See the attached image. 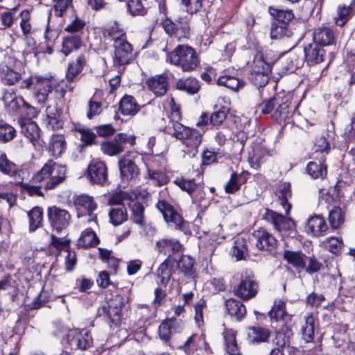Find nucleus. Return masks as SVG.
I'll use <instances>...</instances> for the list:
<instances>
[{
	"instance_id": "nucleus-7",
	"label": "nucleus",
	"mask_w": 355,
	"mask_h": 355,
	"mask_svg": "<svg viewBox=\"0 0 355 355\" xmlns=\"http://www.w3.org/2000/svg\"><path fill=\"white\" fill-rule=\"evenodd\" d=\"M259 285L251 271H246L242 275L241 282L234 287L235 295L243 300H249L256 296Z\"/></svg>"
},
{
	"instance_id": "nucleus-51",
	"label": "nucleus",
	"mask_w": 355,
	"mask_h": 355,
	"mask_svg": "<svg viewBox=\"0 0 355 355\" xmlns=\"http://www.w3.org/2000/svg\"><path fill=\"white\" fill-rule=\"evenodd\" d=\"M72 341L80 349H86L92 345V339L87 331L77 332Z\"/></svg>"
},
{
	"instance_id": "nucleus-6",
	"label": "nucleus",
	"mask_w": 355,
	"mask_h": 355,
	"mask_svg": "<svg viewBox=\"0 0 355 355\" xmlns=\"http://www.w3.org/2000/svg\"><path fill=\"white\" fill-rule=\"evenodd\" d=\"M162 28L170 36H173L179 40L188 39L191 33V16L186 15L179 17L175 21L168 18L162 20Z\"/></svg>"
},
{
	"instance_id": "nucleus-22",
	"label": "nucleus",
	"mask_w": 355,
	"mask_h": 355,
	"mask_svg": "<svg viewBox=\"0 0 355 355\" xmlns=\"http://www.w3.org/2000/svg\"><path fill=\"white\" fill-rule=\"evenodd\" d=\"M313 37L315 44L321 46H329L334 42V35L332 30L323 26L314 29Z\"/></svg>"
},
{
	"instance_id": "nucleus-31",
	"label": "nucleus",
	"mask_w": 355,
	"mask_h": 355,
	"mask_svg": "<svg viewBox=\"0 0 355 355\" xmlns=\"http://www.w3.org/2000/svg\"><path fill=\"white\" fill-rule=\"evenodd\" d=\"M291 185L288 182H284L279 187L277 192L278 202L285 210L286 215H288L292 207L288 202V199L291 198Z\"/></svg>"
},
{
	"instance_id": "nucleus-46",
	"label": "nucleus",
	"mask_w": 355,
	"mask_h": 355,
	"mask_svg": "<svg viewBox=\"0 0 355 355\" xmlns=\"http://www.w3.org/2000/svg\"><path fill=\"white\" fill-rule=\"evenodd\" d=\"M345 221V214L338 207H335L329 214V222L334 229L339 227Z\"/></svg>"
},
{
	"instance_id": "nucleus-15",
	"label": "nucleus",
	"mask_w": 355,
	"mask_h": 355,
	"mask_svg": "<svg viewBox=\"0 0 355 355\" xmlns=\"http://www.w3.org/2000/svg\"><path fill=\"white\" fill-rule=\"evenodd\" d=\"M288 99L285 101L280 96L279 103L272 114V117L279 123H289L294 114V110L290 106Z\"/></svg>"
},
{
	"instance_id": "nucleus-42",
	"label": "nucleus",
	"mask_w": 355,
	"mask_h": 355,
	"mask_svg": "<svg viewBox=\"0 0 355 355\" xmlns=\"http://www.w3.org/2000/svg\"><path fill=\"white\" fill-rule=\"evenodd\" d=\"M177 88L179 90L187 92L189 94H193L198 92L200 85L196 78H189L185 80H179L177 82Z\"/></svg>"
},
{
	"instance_id": "nucleus-24",
	"label": "nucleus",
	"mask_w": 355,
	"mask_h": 355,
	"mask_svg": "<svg viewBox=\"0 0 355 355\" xmlns=\"http://www.w3.org/2000/svg\"><path fill=\"white\" fill-rule=\"evenodd\" d=\"M74 205L78 211L85 212L89 216H92L97 208L93 198L86 194L78 196L74 200Z\"/></svg>"
},
{
	"instance_id": "nucleus-40",
	"label": "nucleus",
	"mask_w": 355,
	"mask_h": 355,
	"mask_svg": "<svg viewBox=\"0 0 355 355\" xmlns=\"http://www.w3.org/2000/svg\"><path fill=\"white\" fill-rule=\"evenodd\" d=\"M27 214L29 218V231L35 232L42 224V209L39 207H35L28 211Z\"/></svg>"
},
{
	"instance_id": "nucleus-34",
	"label": "nucleus",
	"mask_w": 355,
	"mask_h": 355,
	"mask_svg": "<svg viewBox=\"0 0 355 355\" xmlns=\"http://www.w3.org/2000/svg\"><path fill=\"white\" fill-rule=\"evenodd\" d=\"M224 349L227 355L240 353L236 339V333L232 329L226 330L223 333Z\"/></svg>"
},
{
	"instance_id": "nucleus-55",
	"label": "nucleus",
	"mask_w": 355,
	"mask_h": 355,
	"mask_svg": "<svg viewBox=\"0 0 355 355\" xmlns=\"http://www.w3.org/2000/svg\"><path fill=\"white\" fill-rule=\"evenodd\" d=\"M202 181H199L198 183L194 180H177L176 184L182 189L189 193H192L196 190L200 191L202 186L201 184Z\"/></svg>"
},
{
	"instance_id": "nucleus-4",
	"label": "nucleus",
	"mask_w": 355,
	"mask_h": 355,
	"mask_svg": "<svg viewBox=\"0 0 355 355\" xmlns=\"http://www.w3.org/2000/svg\"><path fill=\"white\" fill-rule=\"evenodd\" d=\"M107 33L114 40V64L123 66L129 64L133 58L132 49L123 31L119 30L117 26H112L107 30Z\"/></svg>"
},
{
	"instance_id": "nucleus-30",
	"label": "nucleus",
	"mask_w": 355,
	"mask_h": 355,
	"mask_svg": "<svg viewBox=\"0 0 355 355\" xmlns=\"http://www.w3.org/2000/svg\"><path fill=\"white\" fill-rule=\"evenodd\" d=\"M309 230L314 236L322 235L328 229V227L322 217L315 215L310 217L307 220Z\"/></svg>"
},
{
	"instance_id": "nucleus-45",
	"label": "nucleus",
	"mask_w": 355,
	"mask_h": 355,
	"mask_svg": "<svg viewBox=\"0 0 355 355\" xmlns=\"http://www.w3.org/2000/svg\"><path fill=\"white\" fill-rule=\"evenodd\" d=\"M269 12L272 16L276 18V22L285 25L286 26L294 17L291 10H278L270 8Z\"/></svg>"
},
{
	"instance_id": "nucleus-59",
	"label": "nucleus",
	"mask_w": 355,
	"mask_h": 355,
	"mask_svg": "<svg viewBox=\"0 0 355 355\" xmlns=\"http://www.w3.org/2000/svg\"><path fill=\"white\" fill-rule=\"evenodd\" d=\"M59 33L58 30L51 28L49 25L47 24L45 32L44 39L47 45V49L49 53L52 51V45L54 44L56 39L58 37Z\"/></svg>"
},
{
	"instance_id": "nucleus-19",
	"label": "nucleus",
	"mask_w": 355,
	"mask_h": 355,
	"mask_svg": "<svg viewBox=\"0 0 355 355\" xmlns=\"http://www.w3.org/2000/svg\"><path fill=\"white\" fill-rule=\"evenodd\" d=\"M304 56L310 65L318 64L324 60L325 50L316 44H310L304 49Z\"/></svg>"
},
{
	"instance_id": "nucleus-49",
	"label": "nucleus",
	"mask_w": 355,
	"mask_h": 355,
	"mask_svg": "<svg viewBox=\"0 0 355 355\" xmlns=\"http://www.w3.org/2000/svg\"><path fill=\"white\" fill-rule=\"evenodd\" d=\"M101 150L109 156L116 155L123 151L122 144L114 141L103 142L101 146Z\"/></svg>"
},
{
	"instance_id": "nucleus-43",
	"label": "nucleus",
	"mask_w": 355,
	"mask_h": 355,
	"mask_svg": "<svg viewBox=\"0 0 355 355\" xmlns=\"http://www.w3.org/2000/svg\"><path fill=\"white\" fill-rule=\"evenodd\" d=\"M218 84L225 86L233 91H237L244 85V82L231 76H222L218 78Z\"/></svg>"
},
{
	"instance_id": "nucleus-60",
	"label": "nucleus",
	"mask_w": 355,
	"mask_h": 355,
	"mask_svg": "<svg viewBox=\"0 0 355 355\" xmlns=\"http://www.w3.org/2000/svg\"><path fill=\"white\" fill-rule=\"evenodd\" d=\"M241 179V175L236 173H233L231 175L230 179L229 181L225 184V190L227 193H232L235 191H238L240 189V183L239 180Z\"/></svg>"
},
{
	"instance_id": "nucleus-20",
	"label": "nucleus",
	"mask_w": 355,
	"mask_h": 355,
	"mask_svg": "<svg viewBox=\"0 0 355 355\" xmlns=\"http://www.w3.org/2000/svg\"><path fill=\"white\" fill-rule=\"evenodd\" d=\"M252 73L260 77L262 82L266 83L268 80V74L270 71V66L263 58L261 53H257L252 63Z\"/></svg>"
},
{
	"instance_id": "nucleus-44",
	"label": "nucleus",
	"mask_w": 355,
	"mask_h": 355,
	"mask_svg": "<svg viewBox=\"0 0 355 355\" xmlns=\"http://www.w3.org/2000/svg\"><path fill=\"white\" fill-rule=\"evenodd\" d=\"M109 216L114 225H120L128 218L126 209L124 206L112 208L109 211Z\"/></svg>"
},
{
	"instance_id": "nucleus-56",
	"label": "nucleus",
	"mask_w": 355,
	"mask_h": 355,
	"mask_svg": "<svg viewBox=\"0 0 355 355\" xmlns=\"http://www.w3.org/2000/svg\"><path fill=\"white\" fill-rule=\"evenodd\" d=\"M0 171L4 174L12 175L17 171L15 164L10 162L6 155L0 151Z\"/></svg>"
},
{
	"instance_id": "nucleus-3",
	"label": "nucleus",
	"mask_w": 355,
	"mask_h": 355,
	"mask_svg": "<svg viewBox=\"0 0 355 355\" xmlns=\"http://www.w3.org/2000/svg\"><path fill=\"white\" fill-rule=\"evenodd\" d=\"M167 59L172 64L185 72L195 70L200 64V58L196 51L188 45H178L168 55Z\"/></svg>"
},
{
	"instance_id": "nucleus-39",
	"label": "nucleus",
	"mask_w": 355,
	"mask_h": 355,
	"mask_svg": "<svg viewBox=\"0 0 355 355\" xmlns=\"http://www.w3.org/2000/svg\"><path fill=\"white\" fill-rule=\"evenodd\" d=\"M354 12L352 6H339L337 8L336 15L334 16V21L337 26H343L349 19Z\"/></svg>"
},
{
	"instance_id": "nucleus-61",
	"label": "nucleus",
	"mask_w": 355,
	"mask_h": 355,
	"mask_svg": "<svg viewBox=\"0 0 355 355\" xmlns=\"http://www.w3.org/2000/svg\"><path fill=\"white\" fill-rule=\"evenodd\" d=\"M125 2L132 15L135 16L144 13V8L141 0H128Z\"/></svg>"
},
{
	"instance_id": "nucleus-9",
	"label": "nucleus",
	"mask_w": 355,
	"mask_h": 355,
	"mask_svg": "<svg viewBox=\"0 0 355 355\" xmlns=\"http://www.w3.org/2000/svg\"><path fill=\"white\" fill-rule=\"evenodd\" d=\"M124 299L120 295L114 296L109 302L107 307H103V311L110 319L112 324L117 326L122 320V309L124 306Z\"/></svg>"
},
{
	"instance_id": "nucleus-35",
	"label": "nucleus",
	"mask_w": 355,
	"mask_h": 355,
	"mask_svg": "<svg viewBox=\"0 0 355 355\" xmlns=\"http://www.w3.org/2000/svg\"><path fill=\"white\" fill-rule=\"evenodd\" d=\"M227 116V112L224 108L216 111L211 114L210 116L207 114H203L201 116V121L197 123L198 126L203 125L207 123L208 120L214 125H218L221 124Z\"/></svg>"
},
{
	"instance_id": "nucleus-27",
	"label": "nucleus",
	"mask_w": 355,
	"mask_h": 355,
	"mask_svg": "<svg viewBox=\"0 0 355 355\" xmlns=\"http://www.w3.org/2000/svg\"><path fill=\"white\" fill-rule=\"evenodd\" d=\"M85 64L86 58L83 54L80 55L76 60L69 62L65 76L68 82H73L75 80L76 76L83 71Z\"/></svg>"
},
{
	"instance_id": "nucleus-48",
	"label": "nucleus",
	"mask_w": 355,
	"mask_h": 355,
	"mask_svg": "<svg viewBox=\"0 0 355 355\" xmlns=\"http://www.w3.org/2000/svg\"><path fill=\"white\" fill-rule=\"evenodd\" d=\"M65 149L66 142L63 137L56 136L52 139L49 150L55 157H60Z\"/></svg>"
},
{
	"instance_id": "nucleus-53",
	"label": "nucleus",
	"mask_w": 355,
	"mask_h": 355,
	"mask_svg": "<svg viewBox=\"0 0 355 355\" xmlns=\"http://www.w3.org/2000/svg\"><path fill=\"white\" fill-rule=\"evenodd\" d=\"M16 134L15 129L10 124L0 121V141L5 143L12 140Z\"/></svg>"
},
{
	"instance_id": "nucleus-26",
	"label": "nucleus",
	"mask_w": 355,
	"mask_h": 355,
	"mask_svg": "<svg viewBox=\"0 0 355 355\" xmlns=\"http://www.w3.org/2000/svg\"><path fill=\"white\" fill-rule=\"evenodd\" d=\"M227 312L236 320H241L246 314V309L244 304L235 299H229L225 303Z\"/></svg>"
},
{
	"instance_id": "nucleus-14",
	"label": "nucleus",
	"mask_w": 355,
	"mask_h": 355,
	"mask_svg": "<svg viewBox=\"0 0 355 355\" xmlns=\"http://www.w3.org/2000/svg\"><path fill=\"white\" fill-rule=\"evenodd\" d=\"M6 107L8 111L12 114L18 112L21 108L26 107L30 110V113L35 112L33 107L25 102L22 97H17L15 94L10 92H6L3 96Z\"/></svg>"
},
{
	"instance_id": "nucleus-57",
	"label": "nucleus",
	"mask_w": 355,
	"mask_h": 355,
	"mask_svg": "<svg viewBox=\"0 0 355 355\" xmlns=\"http://www.w3.org/2000/svg\"><path fill=\"white\" fill-rule=\"evenodd\" d=\"M194 261L189 256H182L178 263L179 268L185 274L186 276L193 275Z\"/></svg>"
},
{
	"instance_id": "nucleus-13",
	"label": "nucleus",
	"mask_w": 355,
	"mask_h": 355,
	"mask_svg": "<svg viewBox=\"0 0 355 355\" xmlns=\"http://www.w3.org/2000/svg\"><path fill=\"white\" fill-rule=\"evenodd\" d=\"M121 181L125 184L134 180L139 175V168L133 160L124 156L119 161Z\"/></svg>"
},
{
	"instance_id": "nucleus-38",
	"label": "nucleus",
	"mask_w": 355,
	"mask_h": 355,
	"mask_svg": "<svg viewBox=\"0 0 355 355\" xmlns=\"http://www.w3.org/2000/svg\"><path fill=\"white\" fill-rule=\"evenodd\" d=\"M322 157L319 159V164L315 162H310L306 166V171L308 174L314 179L323 178L327 174V167L322 164V161L324 159Z\"/></svg>"
},
{
	"instance_id": "nucleus-21",
	"label": "nucleus",
	"mask_w": 355,
	"mask_h": 355,
	"mask_svg": "<svg viewBox=\"0 0 355 355\" xmlns=\"http://www.w3.org/2000/svg\"><path fill=\"white\" fill-rule=\"evenodd\" d=\"M0 80L3 85H14L22 81L21 73L10 67L1 64H0Z\"/></svg>"
},
{
	"instance_id": "nucleus-5",
	"label": "nucleus",
	"mask_w": 355,
	"mask_h": 355,
	"mask_svg": "<svg viewBox=\"0 0 355 355\" xmlns=\"http://www.w3.org/2000/svg\"><path fill=\"white\" fill-rule=\"evenodd\" d=\"M19 87L21 89H33V96L38 103H44L53 89L51 80L40 76H29L24 78Z\"/></svg>"
},
{
	"instance_id": "nucleus-32",
	"label": "nucleus",
	"mask_w": 355,
	"mask_h": 355,
	"mask_svg": "<svg viewBox=\"0 0 355 355\" xmlns=\"http://www.w3.org/2000/svg\"><path fill=\"white\" fill-rule=\"evenodd\" d=\"M139 110V105L132 96H124L119 102V110L123 115L133 116Z\"/></svg>"
},
{
	"instance_id": "nucleus-10",
	"label": "nucleus",
	"mask_w": 355,
	"mask_h": 355,
	"mask_svg": "<svg viewBox=\"0 0 355 355\" xmlns=\"http://www.w3.org/2000/svg\"><path fill=\"white\" fill-rule=\"evenodd\" d=\"M87 176L93 184L103 185L107 181V167L105 163L93 159L87 167Z\"/></svg>"
},
{
	"instance_id": "nucleus-1",
	"label": "nucleus",
	"mask_w": 355,
	"mask_h": 355,
	"mask_svg": "<svg viewBox=\"0 0 355 355\" xmlns=\"http://www.w3.org/2000/svg\"><path fill=\"white\" fill-rule=\"evenodd\" d=\"M168 124L166 126L168 134L182 141L183 152L189 157H195L198 153V148L202 142V133L196 130L185 126L179 121L182 116L178 107L173 105L168 116Z\"/></svg>"
},
{
	"instance_id": "nucleus-28",
	"label": "nucleus",
	"mask_w": 355,
	"mask_h": 355,
	"mask_svg": "<svg viewBox=\"0 0 355 355\" xmlns=\"http://www.w3.org/2000/svg\"><path fill=\"white\" fill-rule=\"evenodd\" d=\"M266 218L271 221L276 230L281 232L282 230L289 228L293 224V221L289 218H285L281 214L272 210H267L266 213Z\"/></svg>"
},
{
	"instance_id": "nucleus-16",
	"label": "nucleus",
	"mask_w": 355,
	"mask_h": 355,
	"mask_svg": "<svg viewBox=\"0 0 355 355\" xmlns=\"http://www.w3.org/2000/svg\"><path fill=\"white\" fill-rule=\"evenodd\" d=\"M205 338L202 335L193 334L187 338L177 349L183 351L188 355L193 354L199 348L206 345Z\"/></svg>"
},
{
	"instance_id": "nucleus-23",
	"label": "nucleus",
	"mask_w": 355,
	"mask_h": 355,
	"mask_svg": "<svg viewBox=\"0 0 355 355\" xmlns=\"http://www.w3.org/2000/svg\"><path fill=\"white\" fill-rule=\"evenodd\" d=\"M82 45L81 37L79 34H69L62 38L60 51L67 56L72 52L79 49Z\"/></svg>"
},
{
	"instance_id": "nucleus-52",
	"label": "nucleus",
	"mask_w": 355,
	"mask_h": 355,
	"mask_svg": "<svg viewBox=\"0 0 355 355\" xmlns=\"http://www.w3.org/2000/svg\"><path fill=\"white\" fill-rule=\"evenodd\" d=\"M280 96V95H276L267 101H263L258 105L257 111H259L262 114L271 113L279 103Z\"/></svg>"
},
{
	"instance_id": "nucleus-17",
	"label": "nucleus",
	"mask_w": 355,
	"mask_h": 355,
	"mask_svg": "<svg viewBox=\"0 0 355 355\" xmlns=\"http://www.w3.org/2000/svg\"><path fill=\"white\" fill-rule=\"evenodd\" d=\"M183 329V325L180 322L169 319L162 322L158 329L159 336L162 340L167 342L170 340L173 334L179 333Z\"/></svg>"
},
{
	"instance_id": "nucleus-33",
	"label": "nucleus",
	"mask_w": 355,
	"mask_h": 355,
	"mask_svg": "<svg viewBox=\"0 0 355 355\" xmlns=\"http://www.w3.org/2000/svg\"><path fill=\"white\" fill-rule=\"evenodd\" d=\"M315 332V319L312 314H307L304 317V323L301 328L302 340L306 343L313 340Z\"/></svg>"
},
{
	"instance_id": "nucleus-62",
	"label": "nucleus",
	"mask_w": 355,
	"mask_h": 355,
	"mask_svg": "<svg viewBox=\"0 0 355 355\" xmlns=\"http://www.w3.org/2000/svg\"><path fill=\"white\" fill-rule=\"evenodd\" d=\"M324 245L328 250L334 254L337 253L341 248L342 241L338 237L327 238L323 241Z\"/></svg>"
},
{
	"instance_id": "nucleus-2",
	"label": "nucleus",
	"mask_w": 355,
	"mask_h": 355,
	"mask_svg": "<svg viewBox=\"0 0 355 355\" xmlns=\"http://www.w3.org/2000/svg\"><path fill=\"white\" fill-rule=\"evenodd\" d=\"M67 169L64 166L49 159L32 178L33 182L41 184L45 190L55 189L66 178Z\"/></svg>"
},
{
	"instance_id": "nucleus-11",
	"label": "nucleus",
	"mask_w": 355,
	"mask_h": 355,
	"mask_svg": "<svg viewBox=\"0 0 355 355\" xmlns=\"http://www.w3.org/2000/svg\"><path fill=\"white\" fill-rule=\"evenodd\" d=\"M49 218L51 226L57 232L68 227L71 220V216L67 211L55 207L49 209Z\"/></svg>"
},
{
	"instance_id": "nucleus-47",
	"label": "nucleus",
	"mask_w": 355,
	"mask_h": 355,
	"mask_svg": "<svg viewBox=\"0 0 355 355\" xmlns=\"http://www.w3.org/2000/svg\"><path fill=\"white\" fill-rule=\"evenodd\" d=\"M131 220L139 225H143L145 222L144 207L138 202H133L130 205Z\"/></svg>"
},
{
	"instance_id": "nucleus-54",
	"label": "nucleus",
	"mask_w": 355,
	"mask_h": 355,
	"mask_svg": "<svg viewBox=\"0 0 355 355\" xmlns=\"http://www.w3.org/2000/svg\"><path fill=\"white\" fill-rule=\"evenodd\" d=\"M157 274L159 279L158 282L164 286H166L171 277V268L166 260L160 264Z\"/></svg>"
},
{
	"instance_id": "nucleus-64",
	"label": "nucleus",
	"mask_w": 355,
	"mask_h": 355,
	"mask_svg": "<svg viewBox=\"0 0 355 355\" xmlns=\"http://www.w3.org/2000/svg\"><path fill=\"white\" fill-rule=\"evenodd\" d=\"M17 8H14L6 12L1 13L0 19L1 25L3 26L2 28L10 27L14 21V15L17 11Z\"/></svg>"
},
{
	"instance_id": "nucleus-50",
	"label": "nucleus",
	"mask_w": 355,
	"mask_h": 355,
	"mask_svg": "<svg viewBox=\"0 0 355 355\" xmlns=\"http://www.w3.org/2000/svg\"><path fill=\"white\" fill-rule=\"evenodd\" d=\"M247 255V243L243 238H237L233 247V256L236 261L244 259Z\"/></svg>"
},
{
	"instance_id": "nucleus-36",
	"label": "nucleus",
	"mask_w": 355,
	"mask_h": 355,
	"mask_svg": "<svg viewBox=\"0 0 355 355\" xmlns=\"http://www.w3.org/2000/svg\"><path fill=\"white\" fill-rule=\"evenodd\" d=\"M306 256L300 252L285 250L284 252V259L295 268H304L306 261Z\"/></svg>"
},
{
	"instance_id": "nucleus-29",
	"label": "nucleus",
	"mask_w": 355,
	"mask_h": 355,
	"mask_svg": "<svg viewBox=\"0 0 355 355\" xmlns=\"http://www.w3.org/2000/svg\"><path fill=\"white\" fill-rule=\"evenodd\" d=\"M21 133L28 138L33 144L40 136L39 128L36 123L30 119L21 120L19 121Z\"/></svg>"
},
{
	"instance_id": "nucleus-63",
	"label": "nucleus",
	"mask_w": 355,
	"mask_h": 355,
	"mask_svg": "<svg viewBox=\"0 0 355 355\" xmlns=\"http://www.w3.org/2000/svg\"><path fill=\"white\" fill-rule=\"evenodd\" d=\"M286 33V26L278 24L277 22H272L270 26V35L271 39H279L282 37Z\"/></svg>"
},
{
	"instance_id": "nucleus-58",
	"label": "nucleus",
	"mask_w": 355,
	"mask_h": 355,
	"mask_svg": "<svg viewBox=\"0 0 355 355\" xmlns=\"http://www.w3.org/2000/svg\"><path fill=\"white\" fill-rule=\"evenodd\" d=\"M330 148L329 144L327 142L324 137H319L316 138L314 144V157L318 159V153L327 154Z\"/></svg>"
},
{
	"instance_id": "nucleus-18",
	"label": "nucleus",
	"mask_w": 355,
	"mask_h": 355,
	"mask_svg": "<svg viewBox=\"0 0 355 355\" xmlns=\"http://www.w3.org/2000/svg\"><path fill=\"white\" fill-rule=\"evenodd\" d=\"M148 88L157 96H164L168 89V78L164 74L150 78L147 81Z\"/></svg>"
},
{
	"instance_id": "nucleus-25",
	"label": "nucleus",
	"mask_w": 355,
	"mask_h": 355,
	"mask_svg": "<svg viewBox=\"0 0 355 355\" xmlns=\"http://www.w3.org/2000/svg\"><path fill=\"white\" fill-rule=\"evenodd\" d=\"M157 251L170 257L171 254L180 251L182 245L174 239H163L156 243Z\"/></svg>"
},
{
	"instance_id": "nucleus-41",
	"label": "nucleus",
	"mask_w": 355,
	"mask_h": 355,
	"mask_svg": "<svg viewBox=\"0 0 355 355\" xmlns=\"http://www.w3.org/2000/svg\"><path fill=\"white\" fill-rule=\"evenodd\" d=\"M269 335L270 332L266 329L260 327H252L249 328L248 337L252 343L266 342Z\"/></svg>"
},
{
	"instance_id": "nucleus-12",
	"label": "nucleus",
	"mask_w": 355,
	"mask_h": 355,
	"mask_svg": "<svg viewBox=\"0 0 355 355\" xmlns=\"http://www.w3.org/2000/svg\"><path fill=\"white\" fill-rule=\"evenodd\" d=\"M252 236L255 239V245L259 250L271 251L277 245L276 239L264 229L254 231Z\"/></svg>"
},
{
	"instance_id": "nucleus-37",
	"label": "nucleus",
	"mask_w": 355,
	"mask_h": 355,
	"mask_svg": "<svg viewBox=\"0 0 355 355\" xmlns=\"http://www.w3.org/2000/svg\"><path fill=\"white\" fill-rule=\"evenodd\" d=\"M99 241V239L92 229H86L82 232L78 241V245L83 248L95 247Z\"/></svg>"
},
{
	"instance_id": "nucleus-8",
	"label": "nucleus",
	"mask_w": 355,
	"mask_h": 355,
	"mask_svg": "<svg viewBox=\"0 0 355 355\" xmlns=\"http://www.w3.org/2000/svg\"><path fill=\"white\" fill-rule=\"evenodd\" d=\"M157 207L162 214L164 220L175 229L186 233L189 230V223L185 221L174 208L164 200H159Z\"/></svg>"
}]
</instances>
